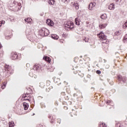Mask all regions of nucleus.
<instances>
[{"mask_svg": "<svg viewBox=\"0 0 127 127\" xmlns=\"http://www.w3.org/2000/svg\"><path fill=\"white\" fill-rule=\"evenodd\" d=\"M43 59V60H45V61H47V62H48L49 63H50L51 62V59H50L49 57H44Z\"/></svg>", "mask_w": 127, "mask_h": 127, "instance_id": "2eb2a0df", "label": "nucleus"}, {"mask_svg": "<svg viewBox=\"0 0 127 127\" xmlns=\"http://www.w3.org/2000/svg\"><path fill=\"white\" fill-rule=\"evenodd\" d=\"M26 23H28V24H31V21H32V19L31 18H26L24 19Z\"/></svg>", "mask_w": 127, "mask_h": 127, "instance_id": "f8f14e48", "label": "nucleus"}, {"mask_svg": "<svg viewBox=\"0 0 127 127\" xmlns=\"http://www.w3.org/2000/svg\"><path fill=\"white\" fill-rule=\"evenodd\" d=\"M84 41H85V42H89V38H85L83 39Z\"/></svg>", "mask_w": 127, "mask_h": 127, "instance_id": "c756f323", "label": "nucleus"}, {"mask_svg": "<svg viewBox=\"0 0 127 127\" xmlns=\"http://www.w3.org/2000/svg\"><path fill=\"white\" fill-rule=\"evenodd\" d=\"M34 115H35V114H33V116H34Z\"/></svg>", "mask_w": 127, "mask_h": 127, "instance_id": "13d9d810", "label": "nucleus"}, {"mask_svg": "<svg viewBox=\"0 0 127 127\" xmlns=\"http://www.w3.org/2000/svg\"><path fill=\"white\" fill-rule=\"evenodd\" d=\"M0 23H1V24H4V23H5V21L2 20L0 21Z\"/></svg>", "mask_w": 127, "mask_h": 127, "instance_id": "f704fd0d", "label": "nucleus"}, {"mask_svg": "<svg viewBox=\"0 0 127 127\" xmlns=\"http://www.w3.org/2000/svg\"><path fill=\"white\" fill-rule=\"evenodd\" d=\"M115 9V5L114 4H111L109 6H108V9Z\"/></svg>", "mask_w": 127, "mask_h": 127, "instance_id": "aec40b11", "label": "nucleus"}, {"mask_svg": "<svg viewBox=\"0 0 127 127\" xmlns=\"http://www.w3.org/2000/svg\"><path fill=\"white\" fill-rule=\"evenodd\" d=\"M37 127H44L43 125L39 124L37 125Z\"/></svg>", "mask_w": 127, "mask_h": 127, "instance_id": "c9c22d12", "label": "nucleus"}, {"mask_svg": "<svg viewBox=\"0 0 127 127\" xmlns=\"http://www.w3.org/2000/svg\"><path fill=\"white\" fill-rule=\"evenodd\" d=\"M87 78H89V79H90V78H91V75L90 74H88L87 75Z\"/></svg>", "mask_w": 127, "mask_h": 127, "instance_id": "ea45409f", "label": "nucleus"}, {"mask_svg": "<svg viewBox=\"0 0 127 127\" xmlns=\"http://www.w3.org/2000/svg\"><path fill=\"white\" fill-rule=\"evenodd\" d=\"M53 87L52 86V89H53Z\"/></svg>", "mask_w": 127, "mask_h": 127, "instance_id": "680f3d73", "label": "nucleus"}, {"mask_svg": "<svg viewBox=\"0 0 127 127\" xmlns=\"http://www.w3.org/2000/svg\"><path fill=\"white\" fill-rule=\"evenodd\" d=\"M5 87H6V83L4 82V83H3V85L1 86V89H4V88H5Z\"/></svg>", "mask_w": 127, "mask_h": 127, "instance_id": "bb28decb", "label": "nucleus"}, {"mask_svg": "<svg viewBox=\"0 0 127 127\" xmlns=\"http://www.w3.org/2000/svg\"><path fill=\"white\" fill-rule=\"evenodd\" d=\"M2 46H1V44H0V49L1 48Z\"/></svg>", "mask_w": 127, "mask_h": 127, "instance_id": "09e8293b", "label": "nucleus"}, {"mask_svg": "<svg viewBox=\"0 0 127 127\" xmlns=\"http://www.w3.org/2000/svg\"><path fill=\"white\" fill-rule=\"evenodd\" d=\"M65 28H68L69 30L74 28V23L72 21H68L65 24Z\"/></svg>", "mask_w": 127, "mask_h": 127, "instance_id": "0eeeda50", "label": "nucleus"}, {"mask_svg": "<svg viewBox=\"0 0 127 127\" xmlns=\"http://www.w3.org/2000/svg\"><path fill=\"white\" fill-rule=\"evenodd\" d=\"M49 89H50V87L49 88Z\"/></svg>", "mask_w": 127, "mask_h": 127, "instance_id": "e2e57ef3", "label": "nucleus"}, {"mask_svg": "<svg viewBox=\"0 0 127 127\" xmlns=\"http://www.w3.org/2000/svg\"><path fill=\"white\" fill-rule=\"evenodd\" d=\"M100 17L101 18H102V19H106V18L107 17V15L103 14L100 16Z\"/></svg>", "mask_w": 127, "mask_h": 127, "instance_id": "5701e85b", "label": "nucleus"}, {"mask_svg": "<svg viewBox=\"0 0 127 127\" xmlns=\"http://www.w3.org/2000/svg\"><path fill=\"white\" fill-rule=\"evenodd\" d=\"M57 122L58 124H61V119H58L57 120Z\"/></svg>", "mask_w": 127, "mask_h": 127, "instance_id": "2f4dec72", "label": "nucleus"}, {"mask_svg": "<svg viewBox=\"0 0 127 127\" xmlns=\"http://www.w3.org/2000/svg\"><path fill=\"white\" fill-rule=\"evenodd\" d=\"M109 105H110V106H113V105H114L113 102H112V103H110Z\"/></svg>", "mask_w": 127, "mask_h": 127, "instance_id": "a18cd8bd", "label": "nucleus"}, {"mask_svg": "<svg viewBox=\"0 0 127 127\" xmlns=\"http://www.w3.org/2000/svg\"><path fill=\"white\" fill-rule=\"evenodd\" d=\"M28 90L30 91V92H27L25 94H24L22 96L23 99H25V98H27V99H30V98H31V96L29 95V94H31L32 90L29 88Z\"/></svg>", "mask_w": 127, "mask_h": 127, "instance_id": "6e6552de", "label": "nucleus"}, {"mask_svg": "<svg viewBox=\"0 0 127 127\" xmlns=\"http://www.w3.org/2000/svg\"><path fill=\"white\" fill-rule=\"evenodd\" d=\"M48 3L49 4L53 5L55 3V0H49Z\"/></svg>", "mask_w": 127, "mask_h": 127, "instance_id": "4be33fe9", "label": "nucleus"}, {"mask_svg": "<svg viewBox=\"0 0 127 127\" xmlns=\"http://www.w3.org/2000/svg\"><path fill=\"white\" fill-rule=\"evenodd\" d=\"M21 50L22 51V50H24V47H22V48H21Z\"/></svg>", "mask_w": 127, "mask_h": 127, "instance_id": "de8ad7c7", "label": "nucleus"}, {"mask_svg": "<svg viewBox=\"0 0 127 127\" xmlns=\"http://www.w3.org/2000/svg\"><path fill=\"white\" fill-rule=\"evenodd\" d=\"M96 73H97V74H101V73H102V72L100 70H97L96 71Z\"/></svg>", "mask_w": 127, "mask_h": 127, "instance_id": "473e14b6", "label": "nucleus"}, {"mask_svg": "<svg viewBox=\"0 0 127 127\" xmlns=\"http://www.w3.org/2000/svg\"><path fill=\"white\" fill-rule=\"evenodd\" d=\"M93 88H94V87H91V89H93Z\"/></svg>", "mask_w": 127, "mask_h": 127, "instance_id": "bf43d9fd", "label": "nucleus"}, {"mask_svg": "<svg viewBox=\"0 0 127 127\" xmlns=\"http://www.w3.org/2000/svg\"><path fill=\"white\" fill-rule=\"evenodd\" d=\"M26 67H27L28 68H29V67H30V64H26Z\"/></svg>", "mask_w": 127, "mask_h": 127, "instance_id": "4c0bfd02", "label": "nucleus"}, {"mask_svg": "<svg viewBox=\"0 0 127 127\" xmlns=\"http://www.w3.org/2000/svg\"><path fill=\"white\" fill-rule=\"evenodd\" d=\"M39 33L41 36L44 37V36H48L50 33L49 29L46 28H42L39 31Z\"/></svg>", "mask_w": 127, "mask_h": 127, "instance_id": "7ed1b4c3", "label": "nucleus"}, {"mask_svg": "<svg viewBox=\"0 0 127 127\" xmlns=\"http://www.w3.org/2000/svg\"><path fill=\"white\" fill-rule=\"evenodd\" d=\"M109 67H110V65H106V68L107 69H108V68H109Z\"/></svg>", "mask_w": 127, "mask_h": 127, "instance_id": "79ce46f5", "label": "nucleus"}, {"mask_svg": "<svg viewBox=\"0 0 127 127\" xmlns=\"http://www.w3.org/2000/svg\"><path fill=\"white\" fill-rule=\"evenodd\" d=\"M24 101H29V102H30V99H29V98H27L24 99Z\"/></svg>", "mask_w": 127, "mask_h": 127, "instance_id": "58836bf2", "label": "nucleus"}, {"mask_svg": "<svg viewBox=\"0 0 127 127\" xmlns=\"http://www.w3.org/2000/svg\"><path fill=\"white\" fill-rule=\"evenodd\" d=\"M61 95H62V96H65V92H62V93H61Z\"/></svg>", "mask_w": 127, "mask_h": 127, "instance_id": "a19ab883", "label": "nucleus"}, {"mask_svg": "<svg viewBox=\"0 0 127 127\" xmlns=\"http://www.w3.org/2000/svg\"><path fill=\"white\" fill-rule=\"evenodd\" d=\"M117 79L119 83H124L126 84L127 83V77L126 76H123L121 75H118L117 76Z\"/></svg>", "mask_w": 127, "mask_h": 127, "instance_id": "39448f33", "label": "nucleus"}, {"mask_svg": "<svg viewBox=\"0 0 127 127\" xmlns=\"http://www.w3.org/2000/svg\"><path fill=\"white\" fill-rule=\"evenodd\" d=\"M2 25V24L0 23V26H1Z\"/></svg>", "mask_w": 127, "mask_h": 127, "instance_id": "603ef678", "label": "nucleus"}, {"mask_svg": "<svg viewBox=\"0 0 127 127\" xmlns=\"http://www.w3.org/2000/svg\"><path fill=\"white\" fill-rule=\"evenodd\" d=\"M63 0L64 3H68V2L67 0Z\"/></svg>", "mask_w": 127, "mask_h": 127, "instance_id": "e433bc0d", "label": "nucleus"}, {"mask_svg": "<svg viewBox=\"0 0 127 127\" xmlns=\"http://www.w3.org/2000/svg\"><path fill=\"white\" fill-rule=\"evenodd\" d=\"M48 118L50 119V124H51L52 125H54V124H55L56 120H55V119H54L53 116H52L51 115H49Z\"/></svg>", "mask_w": 127, "mask_h": 127, "instance_id": "9d476101", "label": "nucleus"}, {"mask_svg": "<svg viewBox=\"0 0 127 127\" xmlns=\"http://www.w3.org/2000/svg\"><path fill=\"white\" fill-rule=\"evenodd\" d=\"M102 126H103V127H106V124L102 123Z\"/></svg>", "mask_w": 127, "mask_h": 127, "instance_id": "c03bdc74", "label": "nucleus"}, {"mask_svg": "<svg viewBox=\"0 0 127 127\" xmlns=\"http://www.w3.org/2000/svg\"><path fill=\"white\" fill-rule=\"evenodd\" d=\"M51 37L53 39H55V40H57L58 38H59V37L55 34H52Z\"/></svg>", "mask_w": 127, "mask_h": 127, "instance_id": "f3484780", "label": "nucleus"}, {"mask_svg": "<svg viewBox=\"0 0 127 127\" xmlns=\"http://www.w3.org/2000/svg\"><path fill=\"white\" fill-rule=\"evenodd\" d=\"M81 61H82V60H80V62H81Z\"/></svg>", "mask_w": 127, "mask_h": 127, "instance_id": "052dcab7", "label": "nucleus"}, {"mask_svg": "<svg viewBox=\"0 0 127 127\" xmlns=\"http://www.w3.org/2000/svg\"><path fill=\"white\" fill-rule=\"evenodd\" d=\"M127 21L123 25V28H127Z\"/></svg>", "mask_w": 127, "mask_h": 127, "instance_id": "a878e982", "label": "nucleus"}, {"mask_svg": "<svg viewBox=\"0 0 127 127\" xmlns=\"http://www.w3.org/2000/svg\"><path fill=\"white\" fill-rule=\"evenodd\" d=\"M47 86H50V81L49 80L47 81Z\"/></svg>", "mask_w": 127, "mask_h": 127, "instance_id": "72a5a7b5", "label": "nucleus"}, {"mask_svg": "<svg viewBox=\"0 0 127 127\" xmlns=\"http://www.w3.org/2000/svg\"><path fill=\"white\" fill-rule=\"evenodd\" d=\"M33 70L37 71L38 73H41L42 72V66L39 64H36L33 67Z\"/></svg>", "mask_w": 127, "mask_h": 127, "instance_id": "423d86ee", "label": "nucleus"}, {"mask_svg": "<svg viewBox=\"0 0 127 127\" xmlns=\"http://www.w3.org/2000/svg\"><path fill=\"white\" fill-rule=\"evenodd\" d=\"M112 103H113V101L111 100H107V101H106L107 105H110V104H112Z\"/></svg>", "mask_w": 127, "mask_h": 127, "instance_id": "cd10ccee", "label": "nucleus"}, {"mask_svg": "<svg viewBox=\"0 0 127 127\" xmlns=\"http://www.w3.org/2000/svg\"><path fill=\"white\" fill-rule=\"evenodd\" d=\"M21 3H22V0H14L10 4V6L12 7L14 11H18L21 8Z\"/></svg>", "mask_w": 127, "mask_h": 127, "instance_id": "f257e3e1", "label": "nucleus"}, {"mask_svg": "<svg viewBox=\"0 0 127 127\" xmlns=\"http://www.w3.org/2000/svg\"><path fill=\"white\" fill-rule=\"evenodd\" d=\"M56 104H57L58 105V103L57 102H56Z\"/></svg>", "mask_w": 127, "mask_h": 127, "instance_id": "5fc2aeb1", "label": "nucleus"}, {"mask_svg": "<svg viewBox=\"0 0 127 127\" xmlns=\"http://www.w3.org/2000/svg\"><path fill=\"white\" fill-rule=\"evenodd\" d=\"M23 106L24 107V110L25 111H26L27 110H28V107H29V105L26 102H23Z\"/></svg>", "mask_w": 127, "mask_h": 127, "instance_id": "4468645a", "label": "nucleus"}, {"mask_svg": "<svg viewBox=\"0 0 127 127\" xmlns=\"http://www.w3.org/2000/svg\"><path fill=\"white\" fill-rule=\"evenodd\" d=\"M62 36H63V37H65V34H62Z\"/></svg>", "mask_w": 127, "mask_h": 127, "instance_id": "49530a36", "label": "nucleus"}, {"mask_svg": "<svg viewBox=\"0 0 127 127\" xmlns=\"http://www.w3.org/2000/svg\"><path fill=\"white\" fill-rule=\"evenodd\" d=\"M116 36H119V35H121V32L120 31H118L115 33Z\"/></svg>", "mask_w": 127, "mask_h": 127, "instance_id": "393cba45", "label": "nucleus"}, {"mask_svg": "<svg viewBox=\"0 0 127 127\" xmlns=\"http://www.w3.org/2000/svg\"><path fill=\"white\" fill-rule=\"evenodd\" d=\"M18 57V56L16 53H12L11 55V59H12V60H15L16 59H17Z\"/></svg>", "mask_w": 127, "mask_h": 127, "instance_id": "9b49d317", "label": "nucleus"}, {"mask_svg": "<svg viewBox=\"0 0 127 127\" xmlns=\"http://www.w3.org/2000/svg\"><path fill=\"white\" fill-rule=\"evenodd\" d=\"M107 25H108V23H106V24H100L99 26L100 28L103 29L104 28H106Z\"/></svg>", "mask_w": 127, "mask_h": 127, "instance_id": "dca6fc26", "label": "nucleus"}, {"mask_svg": "<svg viewBox=\"0 0 127 127\" xmlns=\"http://www.w3.org/2000/svg\"><path fill=\"white\" fill-rule=\"evenodd\" d=\"M11 38V36H5V39L8 40V39H10V38Z\"/></svg>", "mask_w": 127, "mask_h": 127, "instance_id": "7c9ffc66", "label": "nucleus"}, {"mask_svg": "<svg viewBox=\"0 0 127 127\" xmlns=\"http://www.w3.org/2000/svg\"><path fill=\"white\" fill-rule=\"evenodd\" d=\"M74 21L76 25H80V21H79V18L76 17Z\"/></svg>", "mask_w": 127, "mask_h": 127, "instance_id": "6ab92c4d", "label": "nucleus"}, {"mask_svg": "<svg viewBox=\"0 0 127 127\" xmlns=\"http://www.w3.org/2000/svg\"><path fill=\"white\" fill-rule=\"evenodd\" d=\"M68 2H70L71 1V0H67Z\"/></svg>", "mask_w": 127, "mask_h": 127, "instance_id": "3c124183", "label": "nucleus"}, {"mask_svg": "<svg viewBox=\"0 0 127 127\" xmlns=\"http://www.w3.org/2000/svg\"><path fill=\"white\" fill-rule=\"evenodd\" d=\"M95 5H96L95 3H94L93 2L90 3L88 6L89 9H90V10H93V7H95Z\"/></svg>", "mask_w": 127, "mask_h": 127, "instance_id": "ddd939ff", "label": "nucleus"}, {"mask_svg": "<svg viewBox=\"0 0 127 127\" xmlns=\"http://www.w3.org/2000/svg\"><path fill=\"white\" fill-rule=\"evenodd\" d=\"M46 22L48 25H49V26H53V25H54V22L50 19L46 20Z\"/></svg>", "mask_w": 127, "mask_h": 127, "instance_id": "1a4fd4ad", "label": "nucleus"}, {"mask_svg": "<svg viewBox=\"0 0 127 127\" xmlns=\"http://www.w3.org/2000/svg\"><path fill=\"white\" fill-rule=\"evenodd\" d=\"M2 72L6 74H12L13 70L11 69V66L7 64H5L2 68Z\"/></svg>", "mask_w": 127, "mask_h": 127, "instance_id": "f03ea898", "label": "nucleus"}, {"mask_svg": "<svg viewBox=\"0 0 127 127\" xmlns=\"http://www.w3.org/2000/svg\"><path fill=\"white\" fill-rule=\"evenodd\" d=\"M44 108H45V106H44Z\"/></svg>", "mask_w": 127, "mask_h": 127, "instance_id": "0e129e2a", "label": "nucleus"}, {"mask_svg": "<svg viewBox=\"0 0 127 127\" xmlns=\"http://www.w3.org/2000/svg\"><path fill=\"white\" fill-rule=\"evenodd\" d=\"M29 75L30 77H34V78H36V75H35V74H33V72H32V71H30V72L29 73Z\"/></svg>", "mask_w": 127, "mask_h": 127, "instance_id": "412c9836", "label": "nucleus"}, {"mask_svg": "<svg viewBox=\"0 0 127 127\" xmlns=\"http://www.w3.org/2000/svg\"><path fill=\"white\" fill-rule=\"evenodd\" d=\"M107 81H108V82H109L110 79H107Z\"/></svg>", "mask_w": 127, "mask_h": 127, "instance_id": "864d4df0", "label": "nucleus"}, {"mask_svg": "<svg viewBox=\"0 0 127 127\" xmlns=\"http://www.w3.org/2000/svg\"><path fill=\"white\" fill-rule=\"evenodd\" d=\"M75 89V90H77V88H74Z\"/></svg>", "mask_w": 127, "mask_h": 127, "instance_id": "4d7b16f0", "label": "nucleus"}, {"mask_svg": "<svg viewBox=\"0 0 127 127\" xmlns=\"http://www.w3.org/2000/svg\"><path fill=\"white\" fill-rule=\"evenodd\" d=\"M98 36L101 40H102V43L108 44V42H107V36L103 33V32H101L98 35Z\"/></svg>", "mask_w": 127, "mask_h": 127, "instance_id": "20e7f679", "label": "nucleus"}, {"mask_svg": "<svg viewBox=\"0 0 127 127\" xmlns=\"http://www.w3.org/2000/svg\"><path fill=\"white\" fill-rule=\"evenodd\" d=\"M64 108H66V110H67V109H68V108H67V107H64Z\"/></svg>", "mask_w": 127, "mask_h": 127, "instance_id": "6e6d98bb", "label": "nucleus"}, {"mask_svg": "<svg viewBox=\"0 0 127 127\" xmlns=\"http://www.w3.org/2000/svg\"><path fill=\"white\" fill-rule=\"evenodd\" d=\"M72 6L74 7L75 9H79V4L77 2L74 3Z\"/></svg>", "mask_w": 127, "mask_h": 127, "instance_id": "a211bd4d", "label": "nucleus"}, {"mask_svg": "<svg viewBox=\"0 0 127 127\" xmlns=\"http://www.w3.org/2000/svg\"><path fill=\"white\" fill-rule=\"evenodd\" d=\"M1 7H2V4L0 3V9H1Z\"/></svg>", "mask_w": 127, "mask_h": 127, "instance_id": "37998d69", "label": "nucleus"}, {"mask_svg": "<svg viewBox=\"0 0 127 127\" xmlns=\"http://www.w3.org/2000/svg\"><path fill=\"white\" fill-rule=\"evenodd\" d=\"M116 2H118V1H120V0H116Z\"/></svg>", "mask_w": 127, "mask_h": 127, "instance_id": "8fccbe9b", "label": "nucleus"}, {"mask_svg": "<svg viewBox=\"0 0 127 127\" xmlns=\"http://www.w3.org/2000/svg\"><path fill=\"white\" fill-rule=\"evenodd\" d=\"M79 76H80L81 78H83L84 77V73H82L81 72H79L78 73Z\"/></svg>", "mask_w": 127, "mask_h": 127, "instance_id": "c85d7f7f", "label": "nucleus"}, {"mask_svg": "<svg viewBox=\"0 0 127 127\" xmlns=\"http://www.w3.org/2000/svg\"><path fill=\"white\" fill-rule=\"evenodd\" d=\"M14 127V123H13V122H9L8 127Z\"/></svg>", "mask_w": 127, "mask_h": 127, "instance_id": "b1692460", "label": "nucleus"}]
</instances>
